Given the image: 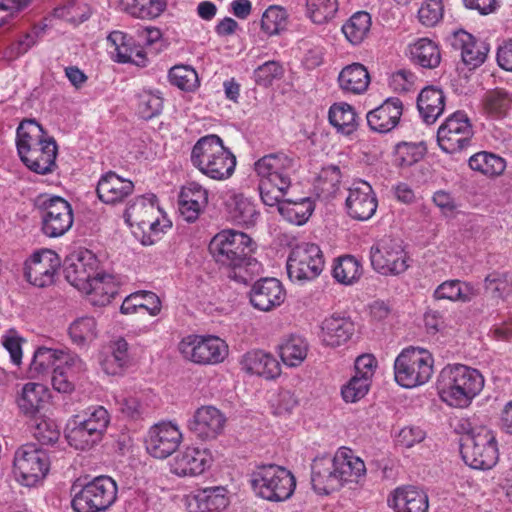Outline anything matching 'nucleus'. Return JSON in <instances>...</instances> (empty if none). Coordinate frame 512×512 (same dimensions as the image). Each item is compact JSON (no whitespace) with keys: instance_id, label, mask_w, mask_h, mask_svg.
I'll list each match as a JSON object with an SVG mask.
<instances>
[{"instance_id":"obj_30","label":"nucleus","mask_w":512,"mask_h":512,"mask_svg":"<svg viewBox=\"0 0 512 512\" xmlns=\"http://www.w3.org/2000/svg\"><path fill=\"white\" fill-rule=\"evenodd\" d=\"M107 41L110 44V48H113L111 53H115L116 60L119 63L144 64L145 53L135 45V41L131 36L121 31H113L108 35Z\"/></svg>"},{"instance_id":"obj_34","label":"nucleus","mask_w":512,"mask_h":512,"mask_svg":"<svg viewBox=\"0 0 512 512\" xmlns=\"http://www.w3.org/2000/svg\"><path fill=\"white\" fill-rule=\"evenodd\" d=\"M45 134L43 127L34 119H26L20 123L17 128L16 145L21 160L23 156L31 153V150L47 142L48 137H45Z\"/></svg>"},{"instance_id":"obj_17","label":"nucleus","mask_w":512,"mask_h":512,"mask_svg":"<svg viewBox=\"0 0 512 512\" xmlns=\"http://www.w3.org/2000/svg\"><path fill=\"white\" fill-rule=\"evenodd\" d=\"M98 262L95 255L88 251H76L68 255L63 263L66 280L82 290L97 273Z\"/></svg>"},{"instance_id":"obj_33","label":"nucleus","mask_w":512,"mask_h":512,"mask_svg":"<svg viewBox=\"0 0 512 512\" xmlns=\"http://www.w3.org/2000/svg\"><path fill=\"white\" fill-rule=\"evenodd\" d=\"M243 368L265 379H274L281 373L279 362L269 353L261 350L247 352L242 360Z\"/></svg>"},{"instance_id":"obj_35","label":"nucleus","mask_w":512,"mask_h":512,"mask_svg":"<svg viewBox=\"0 0 512 512\" xmlns=\"http://www.w3.org/2000/svg\"><path fill=\"white\" fill-rule=\"evenodd\" d=\"M417 107L425 123H435L444 111L445 96L443 91L434 86L425 87L418 95Z\"/></svg>"},{"instance_id":"obj_42","label":"nucleus","mask_w":512,"mask_h":512,"mask_svg":"<svg viewBox=\"0 0 512 512\" xmlns=\"http://www.w3.org/2000/svg\"><path fill=\"white\" fill-rule=\"evenodd\" d=\"M59 359H61V350L39 347L33 355V359L29 365L28 377L37 379L45 376L51 370L54 371L56 366H59Z\"/></svg>"},{"instance_id":"obj_27","label":"nucleus","mask_w":512,"mask_h":512,"mask_svg":"<svg viewBox=\"0 0 512 512\" xmlns=\"http://www.w3.org/2000/svg\"><path fill=\"white\" fill-rule=\"evenodd\" d=\"M134 190V184L128 179L109 171L98 181L96 192L98 198L106 204H115L123 201Z\"/></svg>"},{"instance_id":"obj_54","label":"nucleus","mask_w":512,"mask_h":512,"mask_svg":"<svg viewBox=\"0 0 512 512\" xmlns=\"http://www.w3.org/2000/svg\"><path fill=\"white\" fill-rule=\"evenodd\" d=\"M128 363V343L124 339H118L112 348V353L103 362V370L109 375L120 374Z\"/></svg>"},{"instance_id":"obj_57","label":"nucleus","mask_w":512,"mask_h":512,"mask_svg":"<svg viewBox=\"0 0 512 512\" xmlns=\"http://www.w3.org/2000/svg\"><path fill=\"white\" fill-rule=\"evenodd\" d=\"M77 416H82V421L93 430L92 434L102 439L110 423V415L103 406L88 408L82 414H77Z\"/></svg>"},{"instance_id":"obj_23","label":"nucleus","mask_w":512,"mask_h":512,"mask_svg":"<svg viewBox=\"0 0 512 512\" xmlns=\"http://www.w3.org/2000/svg\"><path fill=\"white\" fill-rule=\"evenodd\" d=\"M402 113V101L399 98L391 97L367 113V124L373 132L386 134L397 127Z\"/></svg>"},{"instance_id":"obj_47","label":"nucleus","mask_w":512,"mask_h":512,"mask_svg":"<svg viewBox=\"0 0 512 512\" xmlns=\"http://www.w3.org/2000/svg\"><path fill=\"white\" fill-rule=\"evenodd\" d=\"M73 344L88 346L97 337V323L94 317L83 316L75 319L68 328Z\"/></svg>"},{"instance_id":"obj_10","label":"nucleus","mask_w":512,"mask_h":512,"mask_svg":"<svg viewBox=\"0 0 512 512\" xmlns=\"http://www.w3.org/2000/svg\"><path fill=\"white\" fill-rule=\"evenodd\" d=\"M179 351L196 364L214 365L226 358L228 346L217 336L189 335L179 343Z\"/></svg>"},{"instance_id":"obj_21","label":"nucleus","mask_w":512,"mask_h":512,"mask_svg":"<svg viewBox=\"0 0 512 512\" xmlns=\"http://www.w3.org/2000/svg\"><path fill=\"white\" fill-rule=\"evenodd\" d=\"M448 40L455 50L461 51L462 61L470 69L480 67L490 50L489 44L464 30L455 31Z\"/></svg>"},{"instance_id":"obj_8","label":"nucleus","mask_w":512,"mask_h":512,"mask_svg":"<svg viewBox=\"0 0 512 512\" xmlns=\"http://www.w3.org/2000/svg\"><path fill=\"white\" fill-rule=\"evenodd\" d=\"M40 212L41 230L50 238L64 235L73 225V210L60 196L40 195L35 202Z\"/></svg>"},{"instance_id":"obj_14","label":"nucleus","mask_w":512,"mask_h":512,"mask_svg":"<svg viewBox=\"0 0 512 512\" xmlns=\"http://www.w3.org/2000/svg\"><path fill=\"white\" fill-rule=\"evenodd\" d=\"M370 261L373 269L383 275H399L409 267L400 241L390 238L381 239L371 247Z\"/></svg>"},{"instance_id":"obj_15","label":"nucleus","mask_w":512,"mask_h":512,"mask_svg":"<svg viewBox=\"0 0 512 512\" xmlns=\"http://www.w3.org/2000/svg\"><path fill=\"white\" fill-rule=\"evenodd\" d=\"M60 265L57 253L50 249H41L26 260L24 275L30 284L44 288L53 284L55 273Z\"/></svg>"},{"instance_id":"obj_13","label":"nucleus","mask_w":512,"mask_h":512,"mask_svg":"<svg viewBox=\"0 0 512 512\" xmlns=\"http://www.w3.org/2000/svg\"><path fill=\"white\" fill-rule=\"evenodd\" d=\"M254 170L260 181L272 183L274 187L288 190L291 176L296 171V160L284 152L270 153L254 163Z\"/></svg>"},{"instance_id":"obj_28","label":"nucleus","mask_w":512,"mask_h":512,"mask_svg":"<svg viewBox=\"0 0 512 512\" xmlns=\"http://www.w3.org/2000/svg\"><path fill=\"white\" fill-rule=\"evenodd\" d=\"M389 505L396 512H428V495L415 486H405L395 489Z\"/></svg>"},{"instance_id":"obj_41","label":"nucleus","mask_w":512,"mask_h":512,"mask_svg":"<svg viewBox=\"0 0 512 512\" xmlns=\"http://www.w3.org/2000/svg\"><path fill=\"white\" fill-rule=\"evenodd\" d=\"M475 295V289L470 283L458 279L444 281L433 292L435 300H449L462 303L471 301Z\"/></svg>"},{"instance_id":"obj_51","label":"nucleus","mask_w":512,"mask_h":512,"mask_svg":"<svg viewBox=\"0 0 512 512\" xmlns=\"http://www.w3.org/2000/svg\"><path fill=\"white\" fill-rule=\"evenodd\" d=\"M338 9V0H306V16L318 25L331 21Z\"/></svg>"},{"instance_id":"obj_26","label":"nucleus","mask_w":512,"mask_h":512,"mask_svg":"<svg viewBox=\"0 0 512 512\" xmlns=\"http://www.w3.org/2000/svg\"><path fill=\"white\" fill-rule=\"evenodd\" d=\"M311 483L319 494H329L338 488L334 456L316 457L311 465Z\"/></svg>"},{"instance_id":"obj_2","label":"nucleus","mask_w":512,"mask_h":512,"mask_svg":"<svg viewBox=\"0 0 512 512\" xmlns=\"http://www.w3.org/2000/svg\"><path fill=\"white\" fill-rule=\"evenodd\" d=\"M484 386V378L474 368L463 364L448 365L438 379L441 399L452 407H467Z\"/></svg>"},{"instance_id":"obj_24","label":"nucleus","mask_w":512,"mask_h":512,"mask_svg":"<svg viewBox=\"0 0 512 512\" xmlns=\"http://www.w3.org/2000/svg\"><path fill=\"white\" fill-rule=\"evenodd\" d=\"M211 463L210 454L205 449L186 447L178 451L171 463V471L178 476H197Z\"/></svg>"},{"instance_id":"obj_29","label":"nucleus","mask_w":512,"mask_h":512,"mask_svg":"<svg viewBox=\"0 0 512 512\" xmlns=\"http://www.w3.org/2000/svg\"><path fill=\"white\" fill-rule=\"evenodd\" d=\"M37 149L23 156V163L33 172L41 175L51 173L56 167L57 144L54 138L48 137Z\"/></svg>"},{"instance_id":"obj_59","label":"nucleus","mask_w":512,"mask_h":512,"mask_svg":"<svg viewBox=\"0 0 512 512\" xmlns=\"http://www.w3.org/2000/svg\"><path fill=\"white\" fill-rule=\"evenodd\" d=\"M163 108V99L152 92L143 91L138 95L137 111L141 118L149 120L159 115Z\"/></svg>"},{"instance_id":"obj_1","label":"nucleus","mask_w":512,"mask_h":512,"mask_svg":"<svg viewBox=\"0 0 512 512\" xmlns=\"http://www.w3.org/2000/svg\"><path fill=\"white\" fill-rule=\"evenodd\" d=\"M252 239L245 233L223 230L209 243V252L216 263L230 269L228 277L243 284L253 279L259 271V262L251 257Z\"/></svg>"},{"instance_id":"obj_3","label":"nucleus","mask_w":512,"mask_h":512,"mask_svg":"<svg viewBox=\"0 0 512 512\" xmlns=\"http://www.w3.org/2000/svg\"><path fill=\"white\" fill-rule=\"evenodd\" d=\"M191 163L214 180L228 179L235 171L236 157L215 134L201 137L191 151Z\"/></svg>"},{"instance_id":"obj_9","label":"nucleus","mask_w":512,"mask_h":512,"mask_svg":"<svg viewBox=\"0 0 512 512\" xmlns=\"http://www.w3.org/2000/svg\"><path fill=\"white\" fill-rule=\"evenodd\" d=\"M324 256L317 244L302 242L293 247L287 259V273L292 281L316 279L324 268Z\"/></svg>"},{"instance_id":"obj_62","label":"nucleus","mask_w":512,"mask_h":512,"mask_svg":"<svg viewBox=\"0 0 512 512\" xmlns=\"http://www.w3.org/2000/svg\"><path fill=\"white\" fill-rule=\"evenodd\" d=\"M424 156V148L420 144L401 143L397 145L396 160L401 167H408L420 161Z\"/></svg>"},{"instance_id":"obj_45","label":"nucleus","mask_w":512,"mask_h":512,"mask_svg":"<svg viewBox=\"0 0 512 512\" xmlns=\"http://www.w3.org/2000/svg\"><path fill=\"white\" fill-rule=\"evenodd\" d=\"M308 352L307 341L299 335H291L279 346V355L283 363L289 367L299 366Z\"/></svg>"},{"instance_id":"obj_19","label":"nucleus","mask_w":512,"mask_h":512,"mask_svg":"<svg viewBox=\"0 0 512 512\" xmlns=\"http://www.w3.org/2000/svg\"><path fill=\"white\" fill-rule=\"evenodd\" d=\"M156 200L154 194L136 197L128 204L124 212L126 223L130 226L135 224L142 230L148 228L153 232H158L160 223L156 217V213L159 211Z\"/></svg>"},{"instance_id":"obj_37","label":"nucleus","mask_w":512,"mask_h":512,"mask_svg":"<svg viewBox=\"0 0 512 512\" xmlns=\"http://www.w3.org/2000/svg\"><path fill=\"white\" fill-rule=\"evenodd\" d=\"M92 431L93 430L82 421V416L74 415L68 420L64 435L71 447L77 450H87L101 441L99 437L92 434Z\"/></svg>"},{"instance_id":"obj_32","label":"nucleus","mask_w":512,"mask_h":512,"mask_svg":"<svg viewBox=\"0 0 512 512\" xmlns=\"http://www.w3.org/2000/svg\"><path fill=\"white\" fill-rule=\"evenodd\" d=\"M321 328L323 343L331 347L346 343L354 333V323L350 318L335 314L326 318Z\"/></svg>"},{"instance_id":"obj_11","label":"nucleus","mask_w":512,"mask_h":512,"mask_svg":"<svg viewBox=\"0 0 512 512\" xmlns=\"http://www.w3.org/2000/svg\"><path fill=\"white\" fill-rule=\"evenodd\" d=\"M473 128L466 113L451 114L437 131V141L442 151L454 154L471 145Z\"/></svg>"},{"instance_id":"obj_58","label":"nucleus","mask_w":512,"mask_h":512,"mask_svg":"<svg viewBox=\"0 0 512 512\" xmlns=\"http://www.w3.org/2000/svg\"><path fill=\"white\" fill-rule=\"evenodd\" d=\"M169 80L172 85L185 91H193L198 86L196 71L184 65L172 67L169 71Z\"/></svg>"},{"instance_id":"obj_56","label":"nucleus","mask_w":512,"mask_h":512,"mask_svg":"<svg viewBox=\"0 0 512 512\" xmlns=\"http://www.w3.org/2000/svg\"><path fill=\"white\" fill-rule=\"evenodd\" d=\"M166 6V0H132L127 11L136 18L154 19L164 12Z\"/></svg>"},{"instance_id":"obj_44","label":"nucleus","mask_w":512,"mask_h":512,"mask_svg":"<svg viewBox=\"0 0 512 512\" xmlns=\"http://www.w3.org/2000/svg\"><path fill=\"white\" fill-rule=\"evenodd\" d=\"M194 499L200 512H220L229 504L227 491L222 486L204 488L195 494Z\"/></svg>"},{"instance_id":"obj_60","label":"nucleus","mask_w":512,"mask_h":512,"mask_svg":"<svg viewBox=\"0 0 512 512\" xmlns=\"http://www.w3.org/2000/svg\"><path fill=\"white\" fill-rule=\"evenodd\" d=\"M442 0H425L418 10L419 21L426 27L435 26L443 17Z\"/></svg>"},{"instance_id":"obj_52","label":"nucleus","mask_w":512,"mask_h":512,"mask_svg":"<svg viewBox=\"0 0 512 512\" xmlns=\"http://www.w3.org/2000/svg\"><path fill=\"white\" fill-rule=\"evenodd\" d=\"M31 429L33 437L42 445H53L60 438L57 423L42 415L32 419Z\"/></svg>"},{"instance_id":"obj_36","label":"nucleus","mask_w":512,"mask_h":512,"mask_svg":"<svg viewBox=\"0 0 512 512\" xmlns=\"http://www.w3.org/2000/svg\"><path fill=\"white\" fill-rule=\"evenodd\" d=\"M49 398L48 389L39 383H27L23 386L17 404L20 411L26 416L38 417L41 409Z\"/></svg>"},{"instance_id":"obj_6","label":"nucleus","mask_w":512,"mask_h":512,"mask_svg":"<svg viewBox=\"0 0 512 512\" xmlns=\"http://www.w3.org/2000/svg\"><path fill=\"white\" fill-rule=\"evenodd\" d=\"M460 453L473 469H491L498 461V448L493 432L486 427L472 429L462 437Z\"/></svg>"},{"instance_id":"obj_46","label":"nucleus","mask_w":512,"mask_h":512,"mask_svg":"<svg viewBox=\"0 0 512 512\" xmlns=\"http://www.w3.org/2000/svg\"><path fill=\"white\" fill-rule=\"evenodd\" d=\"M313 210L314 204L308 197L298 200L286 199L279 206L280 214L289 222L297 225L304 224Z\"/></svg>"},{"instance_id":"obj_5","label":"nucleus","mask_w":512,"mask_h":512,"mask_svg":"<svg viewBox=\"0 0 512 512\" xmlns=\"http://www.w3.org/2000/svg\"><path fill=\"white\" fill-rule=\"evenodd\" d=\"M433 357L423 348H404L394 361L395 381L404 388H414L427 383L433 374Z\"/></svg>"},{"instance_id":"obj_25","label":"nucleus","mask_w":512,"mask_h":512,"mask_svg":"<svg viewBox=\"0 0 512 512\" xmlns=\"http://www.w3.org/2000/svg\"><path fill=\"white\" fill-rule=\"evenodd\" d=\"M208 204V191L196 182L184 185L178 194V210L187 222H194Z\"/></svg>"},{"instance_id":"obj_39","label":"nucleus","mask_w":512,"mask_h":512,"mask_svg":"<svg viewBox=\"0 0 512 512\" xmlns=\"http://www.w3.org/2000/svg\"><path fill=\"white\" fill-rule=\"evenodd\" d=\"M82 290L86 292L90 302L95 306H105L109 304L117 293L112 277L98 272Z\"/></svg>"},{"instance_id":"obj_53","label":"nucleus","mask_w":512,"mask_h":512,"mask_svg":"<svg viewBox=\"0 0 512 512\" xmlns=\"http://www.w3.org/2000/svg\"><path fill=\"white\" fill-rule=\"evenodd\" d=\"M332 273L337 282L350 285L360 278L362 269L354 256L346 255L337 259Z\"/></svg>"},{"instance_id":"obj_18","label":"nucleus","mask_w":512,"mask_h":512,"mask_svg":"<svg viewBox=\"0 0 512 512\" xmlns=\"http://www.w3.org/2000/svg\"><path fill=\"white\" fill-rule=\"evenodd\" d=\"M226 422V416L219 409L214 406H202L195 411L188 427L196 437L208 441L223 433Z\"/></svg>"},{"instance_id":"obj_31","label":"nucleus","mask_w":512,"mask_h":512,"mask_svg":"<svg viewBox=\"0 0 512 512\" xmlns=\"http://www.w3.org/2000/svg\"><path fill=\"white\" fill-rule=\"evenodd\" d=\"M338 488L344 482H356L366 472V467L359 457L347 448H340L334 455Z\"/></svg>"},{"instance_id":"obj_50","label":"nucleus","mask_w":512,"mask_h":512,"mask_svg":"<svg viewBox=\"0 0 512 512\" xmlns=\"http://www.w3.org/2000/svg\"><path fill=\"white\" fill-rule=\"evenodd\" d=\"M483 102L488 114L500 118L512 108V93L503 88H495L486 92Z\"/></svg>"},{"instance_id":"obj_55","label":"nucleus","mask_w":512,"mask_h":512,"mask_svg":"<svg viewBox=\"0 0 512 512\" xmlns=\"http://www.w3.org/2000/svg\"><path fill=\"white\" fill-rule=\"evenodd\" d=\"M287 23V12L280 6L272 5L268 7L261 18V29L268 35L279 34L285 29Z\"/></svg>"},{"instance_id":"obj_40","label":"nucleus","mask_w":512,"mask_h":512,"mask_svg":"<svg viewBox=\"0 0 512 512\" xmlns=\"http://www.w3.org/2000/svg\"><path fill=\"white\" fill-rule=\"evenodd\" d=\"M409 52L412 62L423 68L434 69L441 62L440 48L428 38L415 41L409 46Z\"/></svg>"},{"instance_id":"obj_43","label":"nucleus","mask_w":512,"mask_h":512,"mask_svg":"<svg viewBox=\"0 0 512 512\" xmlns=\"http://www.w3.org/2000/svg\"><path fill=\"white\" fill-rule=\"evenodd\" d=\"M469 167L487 177H498L506 169V161L497 154L480 151L472 155L468 160Z\"/></svg>"},{"instance_id":"obj_22","label":"nucleus","mask_w":512,"mask_h":512,"mask_svg":"<svg viewBox=\"0 0 512 512\" xmlns=\"http://www.w3.org/2000/svg\"><path fill=\"white\" fill-rule=\"evenodd\" d=\"M377 198L371 185L365 181L354 183L349 189L346 207L350 217L359 221L370 219L377 209Z\"/></svg>"},{"instance_id":"obj_16","label":"nucleus","mask_w":512,"mask_h":512,"mask_svg":"<svg viewBox=\"0 0 512 512\" xmlns=\"http://www.w3.org/2000/svg\"><path fill=\"white\" fill-rule=\"evenodd\" d=\"M182 434L172 423H159L150 428L146 439L147 452L158 459L169 457L179 447Z\"/></svg>"},{"instance_id":"obj_12","label":"nucleus","mask_w":512,"mask_h":512,"mask_svg":"<svg viewBox=\"0 0 512 512\" xmlns=\"http://www.w3.org/2000/svg\"><path fill=\"white\" fill-rule=\"evenodd\" d=\"M49 465L47 453L34 444H25L15 452V474L25 486H34L42 480L49 471Z\"/></svg>"},{"instance_id":"obj_38","label":"nucleus","mask_w":512,"mask_h":512,"mask_svg":"<svg viewBox=\"0 0 512 512\" xmlns=\"http://www.w3.org/2000/svg\"><path fill=\"white\" fill-rule=\"evenodd\" d=\"M338 83L345 93L362 94L369 86L370 75L363 64L353 63L341 70Z\"/></svg>"},{"instance_id":"obj_49","label":"nucleus","mask_w":512,"mask_h":512,"mask_svg":"<svg viewBox=\"0 0 512 512\" xmlns=\"http://www.w3.org/2000/svg\"><path fill=\"white\" fill-rule=\"evenodd\" d=\"M371 27V16L368 12L354 13L342 26L346 39L353 45H358L367 37Z\"/></svg>"},{"instance_id":"obj_7","label":"nucleus","mask_w":512,"mask_h":512,"mask_svg":"<svg viewBox=\"0 0 512 512\" xmlns=\"http://www.w3.org/2000/svg\"><path fill=\"white\" fill-rule=\"evenodd\" d=\"M73 486L72 508L75 512H102L117 499L116 482L109 476L101 475L86 483L79 490Z\"/></svg>"},{"instance_id":"obj_48","label":"nucleus","mask_w":512,"mask_h":512,"mask_svg":"<svg viewBox=\"0 0 512 512\" xmlns=\"http://www.w3.org/2000/svg\"><path fill=\"white\" fill-rule=\"evenodd\" d=\"M329 122L339 132L350 135L356 130V112L347 103L333 104L329 109Z\"/></svg>"},{"instance_id":"obj_63","label":"nucleus","mask_w":512,"mask_h":512,"mask_svg":"<svg viewBox=\"0 0 512 512\" xmlns=\"http://www.w3.org/2000/svg\"><path fill=\"white\" fill-rule=\"evenodd\" d=\"M369 385L370 381L366 377L354 375L341 390L344 401L353 403L360 400L367 394Z\"/></svg>"},{"instance_id":"obj_61","label":"nucleus","mask_w":512,"mask_h":512,"mask_svg":"<svg viewBox=\"0 0 512 512\" xmlns=\"http://www.w3.org/2000/svg\"><path fill=\"white\" fill-rule=\"evenodd\" d=\"M284 69L277 61H267L254 71V78L258 85L268 87L275 79L283 76Z\"/></svg>"},{"instance_id":"obj_20","label":"nucleus","mask_w":512,"mask_h":512,"mask_svg":"<svg viewBox=\"0 0 512 512\" xmlns=\"http://www.w3.org/2000/svg\"><path fill=\"white\" fill-rule=\"evenodd\" d=\"M286 298L282 283L276 278L257 280L249 292L251 305L263 312H268L280 306Z\"/></svg>"},{"instance_id":"obj_4","label":"nucleus","mask_w":512,"mask_h":512,"mask_svg":"<svg viewBox=\"0 0 512 512\" xmlns=\"http://www.w3.org/2000/svg\"><path fill=\"white\" fill-rule=\"evenodd\" d=\"M249 483L254 494L270 502L288 500L296 488L292 472L276 464H262L249 474Z\"/></svg>"},{"instance_id":"obj_64","label":"nucleus","mask_w":512,"mask_h":512,"mask_svg":"<svg viewBox=\"0 0 512 512\" xmlns=\"http://www.w3.org/2000/svg\"><path fill=\"white\" fill-rule=\"evenodd\" d=\"M23 338L17 332L10 329L3 337L2 344L9 352L13 364L19 365L22 361V347Z\"/></svg>"}]
</instances>
